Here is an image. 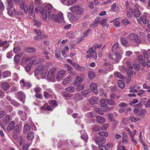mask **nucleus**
Wrapping results in <instances>:
<instances>
[{"instance_id": "10", "label": "nucleus", "mask_w": 150, "mask_h": 150, "mask_svg": "<svg viewBox=\"0 0 150 150\" xmlns=\"http://www.w3.org/2000/svg\"><path fill=\"white\" fill-rule=\"evenodd\" d=\"M129 38L133 42H135L137 43H139L141 42L138 36L134 33H132L130 34L129 36Z\"/></svg>"}, {"instance_id": "54", "label": "nucleus", "mask_w": 150, "mask_h": 150, "mask_svg": "<svg viewBox=\"0 0 150 150\" xmlns=\"http://www.w3.org/2000/svg\"><path fill=\"white\" fill-rule=\"evenodd\" d=\"M20 60V56L19 54L16 55L14 57V61L16 63H18L19 62Z\"/></svg>"}, {"instance_id": "17", "label": "nucleus", "mask_w": 150, "mask_h": 150, "mask_svg": "<svg viewBox=\"0 0 150 150\" xmlns=\"http://www.w3.org/2000/svg\"><path fill=\"white\" fill-rule=\"evenodd\" d=\"M16 97L20 100L24 102L25 98V95L23 92H19L16 95Z\"/></svg>"}, {"instance_id": "44", "label": "nucleus", "mask_w": 150, "mask_h": 150, "mask_svg": "<svg viewBox=\"0 0 150 150\" xmlns=\"http://www.w3.org/2000/svg\"><path fill=\"white\" fill-rule=\"evenodd\" d=\"M118 86L121 88H123L125 86V84L124 82L120 80H119L118 81Z\"/></svg>"}, {"instance_id": "20", "label": "nucleus", "mask_w": 150, "mask_h": 150, "mask_svg": "<svg viewBox=\"0 0 150 150\" xmlns=\"http://www.w3.org/2000/svg\"><path fill=\"white\" fill-rule=\"evenodd\" d=\"M44 67L42 66H40L37 67L35 70V76H37L39 74L40 72H42L44 69Z\"/></svg>"}, {"instance_id": "4", "label": "nucleus", "mask_w": 150, "mask_h": 150, "mask_svg": "<svg viewBox=\"0 0 150 150\" xmlns=\"http://www.w3.org/2000/svg\"><path fill=\"white\" fill-rule=\"evenodd\" d=\"M69 9L71 12L79 15L82 14L84 12V9L80 8L78 5L70 7Z\"/></svg>"}, {"instance_id": "21", "label": "nucleus", "mask_w": 150, "mask_h": 150, "mask_svg": "<svg viewBox=\"0 0 150 150\" xmlns=\"http://www.w3.org/2000/svg\"><path fill=\"white\" fill-rule=\"evenodd\" d=\"M83 99L82 95L79 93H77L74 97V99L76 101H79L82 100Z\"/></svg>"}, {"instance_id": "48", "label": "nucleus", "mask_w": 150, "mask_h": 150, "mask_svg": "<svg viewBox=\"0 0 150 150\" xmlns=\"http://www.w3.org/2000/svg\"><path fill=\"white\" fill-rule=\"evenodd\" d=\"M30 130V128L29 125L28 124H25L24 126L23 132L25 133Z\"/></svg>"}, {"instance_id": "43", "label": "nucleus", "mask_w": 150, "mask_h": 150, "mask_svg": "<svg viewBox=\"0 0 150 150\" xmlns=\"http://www.w3.org/2000/svg\"><path fill=\"white\" fill-rule=\"evenodd\" d=\"M65 90L70 93H73L74 92V89L72 86H69L65 89Z\"/></svg>"}, {"instance_id": "64", "label": "nucleus", "mask_w": 150, "mask_h": 150, "mask_svg": "<svg viewBox=\"0 0 150 150\" xmlns=\"http://www.w3.org/2000/svg\"><path fill=\"white\" fill-rule=\"evenodd\" d=\"M107 21L106 19H104L100 21V23L102 25V26H105L106 25V22Z\"/></svg>"}, {"instance_id": "11", "label": "nucleus", "mask_w": 150, "mask_h": 150, "mask_svg": "<svg viewBox=\"0 0 150 150\" xmlns=\"http://www.w3.org/2000/svg\"><path fill=\"white\" fill-rule=\"evenodd\" d=\"M19 6L22 9H23L25 13L28 11V5L25 2L24 0H22L20 2Z\"/></svg>"}, {"instance_id": "35", "label": "nucleus", "mask_w": 150, "mask_h": 150, "mask_svg": "<svg viewBox=\"0 0 150 150\" xmlns=\"http://www.w3.org/2000/svg\"><path fill=\"white\" fill-rule=\"evenodd\" d=\"M114 76L115 77L118 78L122 79L124 78V76L122 74L118 71L115 72L114 74Z\"/></svg>"}, {"instance_id": "33", "label": "nucleus", "mask_w": 150, "mask_h": 150, "mask_svg": "<svg viewBox=\"0 0 150 150\" xmlns=\"http://www.w3.org/2000/svg\"><path fill=\"white\" fill-rule=\"evenodd\" d=\"M100 20L98 18H96L94 20L93 22L90 25V27H91L94 28L98 26L97 24L99 23Z\"/></svg>"}, {"instance_id": "56", "label": "nucleus", "mask_w": 150, "mask_h": 150, "mask_svg": "<svg viewBox=\"0 0 150 150\" xmlns=\"http://www.w3.org/2000/svg\"><path fill=\"white\" fill-rule=\"evenodd\" d=\"M134 14L136 17H138L141 15L140 11L137 10L135 9L134 11Z\"/></svg>"}, {"instance_id": "3", "label": "nucleus", "mask_w": 150, "mask_h": 150, "mask_svg": "<svg viewBox=\"0 0 150 150\" xmlns=\"http://www.w3.org/2000/svg\"><path fill=\"white\" fill-rule=\"evenodd\" d=\"M52 18H49V19H52L59 23H61L63 20V17L62 13H60L57 15L54 13H52L51 15Z\"/></svg>"}, {"instance_id": "24", "label": "nucleus", "mask_w": 150, "mask_h": 150, "mask_svg": "<svg viewBox=\"0 0 150 150\" xmlns=\"http://www.w3.org/2000/svg\"><path fill=\"white\" fill-rule=\"evenodd\" d=\"M120 49L118 43L117 42H116L114 44L112 47V50L114 52H117Z\"/></svg>"}, {"instance_id": "60", "label": "nucleus", "mask_w": 150, "mask_h": 150, "mask_svg": "<svg viewBox=\"0 0 150 150\" xmlns=\"http://www.w3.org/2000/svg\"><path fill=\"white\" fill-rule=\"evenodd\" d=\"M121 44L123 45L126 46L127 43V42L126 39L122 38L120 39Z\"/></svg>"}, {"instance_id": "38", "label": "nucleus", "mask_w": 150, "mask_h": 150, "mask_svg": "<svg viewBox=\"0 0 150 150\" xmlns=\"http://www.w3.org/2000/svg\"><path fill=\"white\" fill-rule=\"evenodd\" d=\"M76 84L77 85V86L76 90V91L82 90L84 88V86L83 84Z\"/></svg>"}, {"instance_id": "63", "label": "nucleus", "mask_w": 150, "mask_h": 150, "mask_svg": "<svg viewBox=\"0 0 150 150\" xmlns=\"http://www.w3.org/2000/svg\"><path fill=\"white\" fill-rule=\"evenodd\" d=\"M133 66L134 69L137 71H139L140 69V66L138 64H133Z\"/></svg>"}, {"instance_id": "45", "label": "nucleus", "mask_w": 150, "mask_h": 150, "mask_svg": "<svg viewBox=\"0 0 150 150\" xmlns=\"http://www.w3.org/2000/svg\"><path fill=\"white\" fill-rule=\"evenodd\" d=\"M127 16L129 18H131L132 16L133 13H134V12L133 10L131 8H129L128 9V10L127 11Z\"/></svg>"}, {"instance_id": "58", "label": "nucleus", "mask_w": 150, "mask_h": 150, "mask_svg": "<svg viewBox=\"0 0 150 150\" xmlns=\"http://www.w3.org/2000/svg\"><path fill=\"white\" fill-rule=\"evenodd\" d=\"M98 134L99 135L103 137H107L108 135V133L105 131L99 132H98Z\"/></svg>"}, {"instance_id": "8", "label": "nucleus", "mask_w": 150, "mask_h": 150, "mask_svg": "<svg viewBox=\"0 0 150 150\" xmlns=\"http://www.w3.org/2000/svg\"><path fill=\"white\" fill-rule=\"evenodd\" d=\"M66 70L64 69H61L59 70L56 74V78L57 80L60 81L62 78L66 75Z\"/></svg>"}, {"instance_id": "51", "label": "nucleus", "mask_w": 150, "mask_h": 150, "mask_svg": "<svg viewBox=\"0 0 150 150\" xmlns=\"http://www.w3.org/2000/svg\"><path fill=\"white\" fill-rule=\"evenodd\" d=\"M106 101L107 103L110 105H114L115 103V102L112 100L109 99H106Z\"/></svg>"}, {"instance_id": "42", "label": "nucleus", "mask_w": 150, "mask_h": 150, "mask_svg": "<svg viewBox=\"0 0 150 150\" xmlns=\"http://www.w3.org/2000/svg\"><path fill=\"white\" fill-rule=\"evenodd\" d=\"M88 76L90 79H93L95 77L94 73L93 71H89L88 73Z\"/></svg>"}, {"instance_id": "26", "label": "nucleus", "mask_w": 150, "mask_h": 150, "mask_svg": "<svg viewBox=\"0 0 150 150\" xmlns=\"http://www.w3.org/2000/svg\"><path fill=\"white\" fill-rule=\"evenodd\" d=\"M98 100V98L95 97H92L89 100V103L93 105L96 103Z\"/></svg>"}, {"instance_id": "41", "label": "nucleus", "mask_w": 150, "mask_h": 150, "mask_svg": "<svg viewBox=\"0 0 150 150\" xmlns=\"http://www.w3.org/2000/svg\"><path fill=\"white\" fill-rule=\"evenodd\" d=\"M90 91L89 89H86L81 92V94L83 97H85L89 93Z\"/></svg>"}, {"instance_id": "50", "label": "nucleus", "mask_w": 150, "mask_h": 150, "mask_svg": "<svg viewBox=\"0 0 150 150\" xmlns=\"http://www.w3.org/2000/svg\"><path fill=\"white\" fill-rule=\"evenodd\" d=\"M61 93L63 96L66 97H71L72 96V94L67 92L65 91L62 92Z\"/></svg>"}, {"instance_id": "5", "label": "nucleus", "mask_w": 150, "mask_h": 150, "mask_svg": "<svg viewBox=\"0 0 150 150\" xmlns=\"http://www.w3.org/2000/svg\"><path fill=\"white\" fill-rule=\"evenodd\" d=\"M57 68L55 67L51 68L47 74V78L49 80H53L55 77Z\"/></svg>"}, {"instance_id": "29", "label": "nucleus", "mask_w": 150, "mask_h": 150, "mask_svg": "<svg viewBox=\"0 0 150 150\" xmlns=\"http://www.w3.org/2000/svg\"><path fill=\"white\" fill-rule=\"evenodd\" d=\"M11 120V118L8 115H6L3 119V122L6 124H7Z\"/></svg>"}, {"instance_id": "22", "label": "nucleus", "mask_w": 150, "mask_h": 150, "mask_svg": "<svg viewBox=\"0 0 150 150\" xmlns=\"http://www.w3.org/2000/svg\"><path fill=\"white\" fill-rule=\"evenodd\" d=\"M137 59L139 63L141 64L144 67L145 66L144 59L142 55H139L137 57Z\"/></svg>"}, {"instance_id": "27", "label": "nucleus", "mask_w": 150, "mask_h": 150, "mask_svg": "<svg viewBox=\"0 0 150 150\" xmlns=\"http://www.w3.org/2000/svg\"><path fill=\"white\" fill-rule=\"evenodd\" d=\"M13 136H16L20 132L19 126L18 125H16L13 129Z\"/></svg>"}, {"instance_id": "59", "label": "nucleus", "mask_w": 150, "mask_h": 150, "mask_svg": "<svg viewBox=\"0 0 150 150\" xmlns=\"http://www.w3.org/2000/svg\"><path fill=\"white\" fill-rule=\"evenodd\" d=\"M117 150H127L125 147L121 144L120 143H119L118 144V147Z\"/></svg>"}, {"instance_id": "32", "label": "nucleus", "mask_w": 150, "mask_h": 150, "mask_svg": "<svg viewBox=\"0 0 150 150\" xmlns=\"http://www.w3.org/2000/svg\"><path fill=\"white\" fill-rule=\"evenodd\" d=\"M34 62V60H33L31 61L30 63H28L25 67V70L28 72L31 69V66Z\"/></svg>"}, {"instance_id": "1", "label": "nucleus", "mask_w": 150, "mask_h": 150, "mask_svg": "<svg viewBox=\"0 0 150 150\" xmlns=\"http://www.w3.org/2000/svg\"><path fill=\"white\" fill-rule=\"evenodd\" d=\"M53 7L52 5L49 4L46 5L44 6L43 9V12L42 14V18L44 20H46L47 17L49 18H52L51 15L54 13L53 11Z\"/></svg>"}, {"instance_id": "40", "label": "nucleus", "mask_w": 150, "mask_h": 150, "mask_svg": "<svg viewBox=\"0 0 150 150\" xmlns=\"http://www.w3.org/2000/svg\"><path fill=\"white\" fill-rule=\"evenodd\" d=\"M41 110H44L45 109L47 110H52V109L47 104H45L43 106H42L40 108Z\"/></svg>"}, {"instance_id": "9", "label": "nucleus", "mask_w": 150, "mask_h": 150, "mask_svg": "<svg viewBox=\"0 0 150 150\" xmlns=\"http://www.w3.org/2000/svg\"><path fill=\"white\" fill-rule=\"evenodd\" d=\"M94 49L92 47L89 48L87 52V54H88L86 57L87 58H90L93 57L95 59H96L97 57V54L95 51L93 50Z\"/></svg>"}, {"instance_id": "52", "label": "nucleus", "mask_w": 150, "mask_h": 150, "mask_svg": "<svg viewBox=\"0 0 150 150\" xmlns=\"http://www.w3.org/2000/svg\"><path fill=\"white\" fill-rule=\"evenodd\" d=\"M121 22V24L124 25H126L130 23V22L126 18L122 20Z\"/></svg>"}, {"instance_id": "31", "label": "nucleus", "mask_w": 150, "mask_h": 150, "mask_svg": "<svg viewBox=\"0 0 150 150\" xmlns=\"http://www.w3.org/2000/svg\"><path fill=\"white\" fill-rule=\"evenodd\" d=\"M83 79L79 76L76 77L75 79V83L76 84H80L83 81Z\"/></svg>"}, {"instance_id": "46", "label": "nucleus", "mask_w": 150, "mask_h": 150, "mask_svg": "<svg viewBox=\"0 0 150 150\" xmlns=\"http://www.w3.org/2000/svg\"><path fill=\"white\" fill-rule=\"evenodd\" d=\"M100 105L102 107H103L107 105L106 99L103 98L100 99Z\"/></svg>"}, {"instance_id": "55", "label": "nucleus", "mask_w": 150, "mask_h": 150, "mask_svg": "<svg viewBox=\"0 0 150 150\" xmlns=\"http://www.w3.org/2000/svg\"><path fill=\"white\" fill-rule=\"evenodd\" d=\"M94 110L96 112L101 115H102L103 114V110H101L99 108H94Z\"/></svg>"}, {"instance_id": "14", "label": "nucleus", "mask_w": 150, "mask_h": 150, "mask_svg": "<svg viewBox=\"0 0 150 150\" xmlns=\"http://www.w3.org/2000/svg\"><path fill=\"white\" fill-rule=\"evenodd\" d=\"M67 15L71 21L73 22H75L77 21L79 19V17L78 16H76L74 15H73L71 13H68Z\"/></svg>"}, {"instance_id": "12", "label": "nucleus", "mask_w": 150, "mask_h": 150, "mask_svg": "<svg viewBox=\"0 0 150 150\" xmlns=\"http://www.w3.org/2000/svg\"><path fill=\"white\" fill-rule=\"evenodd\" d=\"M106 139L105 138L100 137H97L95 139V142L98 145H102L105 143Z\"/></svg>"}, {"instance_id": "23", "label": "nucleus", "mask_w": 150, "mask_h": 150, "mask_svg": "<svg viewBox=\"0 0 150 150\" xmlns=\"http://www.w3.org/2000/svg\"><path fill=\"white\" fill-rule=\"evenodd\" d=\"M15 126V123L13 121H11L8 124L7 127V130L8 132H10L11 130H13Z\"/></svg>"}, {"instance_id": "2", "label": "nucleus", "mask_w": 150, "mask_h": 150, "mask_svg": "<svg viewBox=\"0 0 150 150\" xmlns=\"http://www.w3.org/2000/svg\"><path fill=\"white\" fill-rule=\"evenodd\" d=\"M6 8L7 11V13L10 16H13V14L16 15H21L22 13L21 12H16L14 8H13V5L12 0H8Z\"/></svg>"}, {"instance_id": "15", "label": "nucleus", "mask_w": 150, "mask_h": 150, "mask_svg": "<svg viewBox=\"0 0 150 150\" xmlns=\"http://www.w3.org/2000/svg\"><path fill=\"white\" fill-rule=\"evenodd\" d=\"M34 31L38 35L37 36L35 37H34V39L35 40H40L41 39L43 38L44 37L43 36V35H42L41 33L40 30H34Z\"/></svg>"}, {"instance_id": "13", "label": "nucleus", "mask_w": 150, "mask_h": 150, "mask_svg": "<svg viewBox=\"0 0 150 150\" xmlns=\"http://www.w3.org/2000/svg\"><path fill=\"white\" fill-rule=\"evenodd\" d=\"M41 0H35V3L37 6L35 8V11L37 13H38L40 11L41 5Z\"/></svg>"}, {"instance_id": "39", "label": "nucleus", "mask_w": 150, "mask_h": 150, "mask_svg": "<svg viewBox=\"0 0 150 150\" xmlns=\"http://www.w3.org/2000/svg\"><path fill=\"white\" fill-rule=\"evenodd\" d=\"M11 73L8 71H4L3 73V77L4 78L9 77L11 76Z\"/></svg>"}, {"instance_id": "18", "label": "nucleus", "mask_w": 150, "mask_h": 150, "mask_svg": "<svg viewBox=\"0 0 150 150\" xmlns=\"http://www.w3.org/2000/svg\"><path fill=\"white\" fill-rule=\"evenodd\" d=\"M72 79V76L70 75H68L62 81V84L65 85L69 83Z\"/></svg>"}, {"instance_id": "34", "label": "nucleus", "mask_w": 150, "mask_h": 150, "mask_svg": "<svg viewBox=\"0 0 150 150\" xmlns=\"http://www.w3.org/2000/svg\"><path fill=\"white\" fill-rule=\"evenodd\" d=\"M111 8L113 12H117L119 10V8L117 5L116 3H114L112 6Z\"/></svg>"}, {"instance_id": "25", "label": "nucleus", "mask_w": 150, "mask_h": 150, "mask_svg": "<svg viewBox=\"0 0 150 150\" xmlns=\"http://www.w3.org/2000/svg\"><path fill=\"white\" fill-rule=\"evenodd\" d=\"M34 6V4H31L29 5V9L28 10L29 13L33 17H34L35 16V14L33 12Z\"/></svg>"}, {"instance_id": "57", "label": "nucleus", "mask_w": 150, "mask_h": 150, "mask_svg": "<svg viewBox=\"0 0 150 150\" xmlns=\"http://www.w3.org/2000/svg\"><path fill=\"white\" fill-rule=\"evenodd\" d=\"M81 138L84 141H87L88 137L86 133L84 132L82 134Z\"/></svg>"}, {"instance_id": "62", "label": "nucleus", "mask_w": 150, "mask_h": 150, "mask_svg": "<svg viewBox=\"0 0 150 150\" xmlns=\"http://www.w3.org/2000/svg\"><path fill=\"white\" fill-rule=\"evenodd\" d=\"M76 69L77 70L81 71H84L85 69L84 67H81L78 64L77 66H76Z\"/></svg>"}, {"instance_id": "49", "label": "nucleus", "mask_w": 150, "mask_h": 150, "mask_svg": "<svg viewBox=\"0 0 150 150\" xmlns=\"http://www.w3.org/2000/svg\"><path fill=\"white\" fill-rule=\"evenodd\" d=\"M140 20H141L143 23L145 24H147L149 23V21L146 19V18L144 16H141L139 18Z\"/></svg>"}, {"instance_id": "6", "label": "nucleus", "mask_w": 150, "mask_h": 150, "mask_svg": "<svg viewBox=\"0 0 150 150\" xmlns=\"http://www.w3.org/2000/svg\"><path fill=\"white\" fill-rule=\"evenodd\" d=\"M108 57L110 59H112L115 62H118L120 60L121 57L120 53L118 52H115L114 54H109Z\"/></svg>"}, {"instance_id": "61", "label": "nucleus", "mask_w": 150, "mask_h": 150, "mask_svg": "<svg viewBox=\"0 0 150 150\" xmlns=\"http://www.w3.org/2000/svg\"><path fill=\"white\" fill-rule=\"evenodd\" d=\"M93 130L95 131L98 132L101 130L100 127L97 125H94L93 127Z\"/></svg>"}, {"instance_id": "16", "label": "nucleus", "mask_w": 150, "mask_h": 150, "mask_svg": "<svg viewBox=\"0 0 150 150\" xmlns=\"http://www.w3.org/2000/svg\"><path fill=\"white\" fill-rule=\"evenodd\" d=\"M18 114L22 120L24 121L26 120L27 116L25 112L22 110H19L18 112Z\"/></svg>"}, {"instance_id": "28", "label": "nucleus", "mask_w": 150, "mask_h": 150, "mask_svg": "<svg viewBox=\"0 0 150 150\" xmlns=\"http://www.w3.org/2000/svg\"><path fill=\"white\" fill-rule=\"evenodd\" d=\"M122 69L123 70H125L126 71L127 75L131 77L132 75L133 72L131 69L127 68L125 67H123Z\"/></svg>"}, {"instance_id": "30", "label": "nucleus", "mask_w": 150, "mask_h": 150, "mask_svg": "<svg viewBox=\"0 0 150 150\" xmlns=\"http://www.w3.org/2000/svg\"><path fill=\"white\" fill-rule=\"evenodd\" d=\"M34 136V132H29L27 135V137L28 140H33Z\"/></svg>"}, {"instance_id": "53", "label": "nucleus", "mask_w": 150, "mask_h": 150, "mask_svg": "<svg viewBox=\"0 0 150 150\" xmlns=\"http://www.w3.org/2000/svg\"><path fill=\"white\" fill-rule=\"evenodd\" d=\"M129 119L131 120V121L133 122H134L140 120L139 118H136L134 117V116H130L129 118Z\"/></svg>"}, {"instance_id": "19", "label": "nucleus", "mask_w": 150, "mask_h": 150, "mask_svg": "<svg viewBox=\"0 0 150 150\" xmlns=\"http://www.w3.org/2000/svg\"><path fill=\"white\" fill-rule=\"evenodd\" d=\"M97 87V86L94 83H92L90 85L91 89L96 94H97L98 92Z\"/></svg>"}, {"instance_id": "36", "label": "nucleus", "mask_w": 150, "mask_h": 150, "mask_svg": "<svg viewBox=\"0 0 150 150\" xmlns=\"http://www.w3.org/2000/svg\"><path fill=\"white\" fill-rule=\"evenodd\" d=\"M1 87L3 90L6 91L9 88V85L8 83H2Z\"/></svg>"}, {"instance_id": "47", "label": "nucleus", "mask_w": 150, "mask_h": 150, "mask_svg": "<svg viewBox=\"0 0 150 150\" xmlns=\"http://www.w3.org/2000/svg\"><path fill=\"white\" fill-rule=\"evenodd\" d=\"M25 50L26 52L29 53L34 52L35 51V49L32 47L26 48Z\"/></svg>"}, {"instance_id": "37", "label": "nucleus", "mask_w": 150, "mask_h": 150, "mask_svg": "<svg viewBox=\"0 0 150 150\" xmlns=\"http://www.w3.org/2000/svg\"><path fill=\"white\" fill-rule=\"evenodd\" d=\"M96 120L97 122L100 124L102 123L105 121V119L100 116H97Z\"/></svg>"}, {"instance_id": "7", "label": "nucleus", "mask_w": 150, "mask_h": 150, "mask_svg": "<svg viewBox=\"0 0 150 150\" xmlns=\"http://www.w3.org/2000/svg\"><path fill=\"white\" fill-rule=\"evenodd\" d=\"M134 112L138 116L143 117L144 116L146 111L145 109H138L135 108L133 110Z\"/></svg>"}]
</instances>
